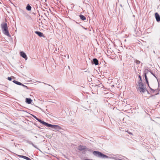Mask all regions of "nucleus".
Segmentation results:
<instances>
[{
    "instance_id": "2",
    "label": "nucleus",
    "mask_w": 160,
    "mask_h": 160,
    "mask_svg": "<svg viewBox=\"0 0 160 160\" xmlns=\"http://www.w3.org/2000/svg\"><path fill=\"white\" fill-rule=\"evenodd\" d=\"M1 25L2 29L3 30V33L5 35L9 37H10V35L9 33L8 30V29L7 23H4L3 24H1Z\"/></svg>"
},
{
    "instance_id": "12",
    "label": "nucleus",
    "mask_w": 160,
    "mask_h": 160,
    "mask_svg": "<svg viewBox=\"0 0 160 160\" xmlns=\"http://www.w3.org/2000/svg\"><path fill=\"white\" fill-rule=\"evenodd\" d=\"M25 101L27 103L30 104L31 103L32 100L30 98H27L26 99Z\"/></svg>"
},
{
    "instance_id": "30",
    "label": "nucleus",
    "mask_w": 160,
    "mask_h": 160,
    "mask_svg": "<svg viewBox=\"0 0 160 160\" xmlns=\"http://www.w3.org/2000/svg\"><path fill=\"white\" fill-rule=\"evenodd\" d=\"M146 90L147 91V92H148V94H150L149 92L148 91V90H147L146 89Z\"/></svg>"
},
{
    "instance_id": "29",
    "label": "nucleus",
    "mask_w": 160,
    "mask_h": 160,
    "mask_svg": "<svg viewBox=\"0 0 160 160\" xmlns=\"http://www.w3.org/2000/svg\"><path fill=\"white\" fill-rule=\"evenodd\" d=\"M126 132H128V133L129 134H131V135H132V134L131 132H128V131H126Z\"/></svg>"
},
{
    "instance_id": "8",
    "label": "nucleus",
    "mask_w": 160,
    "mask_h": 160,
    "mask_svg": "<svg viewBox=\"0 0 160 160\" xmlns=\"http://www.w3.org/2000/svg\"><path fill=\"white\" fill-rule=\"evenodd\" d=\"M92 64H94L96 65H97L98 64V61L97 59L94 58L92 59Z\"/></svg>"
},
{
    "instance_id": "33",
    "label": "nucleus",
    "mask_w": 160,
    "mask_h": 160,
    "mask_svg": "<svg viewBox=\"0 0 160 160\" xmlns=\"http://www.w3.org/2000/svg\"><path fill=\"white\" fill-rule=\"evenodd\" d=\"M15 146L16 147H17V146H16V145H15Z\"/></svg>"
},
{
    "instance_id": "4",
    "label": "nucleus",
    "mask_w": 160,
    "mask_h": 160,
    "mask_svg": "<svg viewBox=\"0 0 160 160\" xmlns=\"http://www.w3.org/2000/svg\"><path fill=\"white\" fill-rule=\"evenodd\" d=\"M48 127L51 128L55 129L56 130L59 131L62 129V128L59 126L55 125H52L49 124Z\"/></svg>"
},
{
    "instance_id": "13",
    "label": "nucleus",
    "mask_w": 160,
    "mask_h": 160,
    "mask_svg": "<svg viewBox=\"0 0 160 160\" xmlns=\"http://www.w3.org/2000/svg\"><path fill=\"white\" fill-rule=\"evenodd\" d=\"M26 9L28 11H30L31 9V7L28 4L26 7Z\"/></svg>"
},
{
    "instance_id": "11",
    "label": "nucleus",
    "mask_w": 160,
    "mask_h": 160,
    "mask_svg": "<svg viewBox=\"0 0 160 160\" xmlns=\"http://www.w3.org/2000/svg\"><path fill=\"white\" fill-rule=\"evenodd\" d=\"M35 32L40 37H43V33L39 31H35Z\"/></svg>"
},
{
    "instance_id": "3",
    "label": "nucleus",
    "mask_w": 160,
    "mask_h": 160,
    "mask_svg": "<svg viewBox=\"0 0 160 160\" xmlns=\"http://www.w3.org/2000/svg\"><path fill=\"white\" fill-rule=\"evenodd\" d=\"M137 88L138 90H140V92L142 93H144L146 90V88L144 87V84L141 82H138V85Z\"/></svg>"
},
{
    "instance_id": "26",
    "label": "nucleus",
    "mask_w": 160,
    "mask_h": 160,
    "mask_svg": "<svg viewBox=\"0 0 160 160\" xmlns=\"http://www.w3.org/2000/svg\"><path fill=\"white\" fill-rule=\"evenodd\" d=\"M159 94V93H158H158H157L155 94V95H157L158 94ZM154 96V95H151L150 97H153V96Z\"/></svg>"
},
{
    "instance_id": "24",
    "label": "nucleus",
    "mask_w": 160,
    "mask_h": 160,
    "mask_svg": "<svg viewBox=\"0 0 160 160\" xmlns=\"http://www.w3.org/2000/svg\"><path fill=\"white\" fill-rule=\"evenodd\" d=\"M8 79L9 81H11L12 80V78L11 77H8Z\"/></svg>"
},
{
    "instance_id": "32",
    "label": "nucleus",
    "mask_w": 160,
    "mask_h": 160,
    "mask_svg": "<svg viewBox=\"0 0 160 160\" xmlns=\"http://www.w3.org/2000/svg\"><path fill=\"white\" fill-rule=\"evenodd\" d=\"M68 57H69V56L68 55Z\"/></svg>"
},
{
    "instance_id": "10",
    "label": "nucleus",
    "mask_w": 160,
    "mask_h": 160,
    "mask_svg": "<svg viewBox=\"0 0 160 160\" xmlns=\"http://www.w3.org/2000/svg\"><path fill=\"white\" fill-rule=\"evenodd\" d=\"M148 72V69H146L144 71V78H145V80H147L148 79V78L147 77V74Z\"/></svg>"
},
{
    "instance_id": "18",
    "label": "nucleus",
    "mask_w": 160,
    "mask_h": 160,
    "mask_svg": "<svg viewBox=\"0 0 160 160\" xmlns=\"http://www.w3.org/2000/svg\"><path fill=\"white\" fill-rule=\"evenodd\" d=\"M135 62L137 64H139L140 63V62L139 61L137 60H135Z\"/></svg>"
},
{
    "instance_id": "22",
    "label": "nucleus",
    "mask_w": 160,
    "mask_h": 160,
    "mask_svg": "<svg viewBox=\"0 0 160 160\" xmlns=\"http://www.w3.org/2000/svg\"><path fill=\"white\" fill-rule=\"evenodd\" d=\"M18 156L20 157V158H23L24 159V157H25V156H23V155H18Z\"/></svg>"
},
{
    "instance_id": "16",
    "label": "nucleus",
    "mask_w": 160,
    "mask_h": 160,
    "mask_svg": "<svg viewBox=\"0 0 160 160\" xmlns=\"http://www.w3.org/2000/svg\"><path fill=\"white\" fill-rule=\"evenodd\" d=\"M28 143L32 145L33 147H35V148H37L38 149V148L35 145H34L32 142L31 141H29L28 142Z\"/></svg>"
},
{
    "instance_id": "28",
    "label": "nucleus",
    "mask_w": 160,
    "mask_h": 160,
    "mask_svg": "<svg viewBox=\"0 0 160 160\" xmlns=\"http://www.w3.org/2000/svg\"><path fill=\"white\" fill-rule=\"evenodd\" d=\"M43 83L44 84H47V85H48V86H50L52 88H53L51 86V85H50V84H48L47 83H44V82H43Z\"/></svg>"
},
{
    "instance_id": "14",
    "label": "nucleus",
    "mask_w": 160,
    "mask_h": 160,
    "mask_svg": "<svg viewBox=\"0 0 160 160\" xmlns=\"http://www.w3.org/2000/svg\"><path fill=\"white\" fill-rule=\"evenodd\" d=\"M13 82L14 83H15L16 84H17L18 85H21L22 84V83L21 82H19L18 81H17L16 80H13Z\"/></svg>"
},
{
    "instance_id": "17",
    "label": "nucleus",
    "mask_w": 160,
    "mask_h": 160,
    "mask_svg": "<svg viewBox=\"0 0 160 160\" xmlns=\"http://www.w3.org/2000/svg\"><path fill=\"white\" fill-rule=\"evenodd\" d=\"M150 89L152 91V92H151V93H153L154 92L156 91L157 90L155 89L154 90L152 88L150 87H149Z\"/></svg>"
},
{
    "instance_id": "5",
    "label": "nucleus",
    "mask_w": 160,
    "mask_h": 160,
    "mask_svg": "<svg viewBox=\"0 0 160 160\" xmlns=\"http://www.w3.org/2000/svg\"><path fill=\"white\" fill-rule=\"evenodd\" d=\"M37 120L42 124L44 125L45 126H46L47 127H48L49 123H47L44 122V121H42L38 118Z\"/></svg>"
},
{
    "instance_id": "23",
    "label": "nucleus",
    "mask_w": 160,
    "mask_h": 160,
    "mask_svg": "<svg viewBox=\"0 0 160 160\" xmlns=\"http://www.w3.org/2000/svg\"><path fill=\"white\" fill-rule=\"evenodd\" d=\"M21 85V86H23L24 88H27V89H28V87L27 86H25V85H24V84H22V85Z\"/></svg>"
},
{
    "instance_id": "6",
    "label": "nucleus",
    "mask_w": 160,
    "mask_h": 160,
    "mask_svg": "<svg viewBox=\"0 0 160 160\" xmlns=\"http://www.w3.org/2000/svg\"><path fill=\"white\" fill-rule=\"evenodd\" d=\"M155 17L157 21L158 22H159L160 21V16L158 12H156L155 13Z\"/></svg>"
},
{
    "instance_id": "31",
    "label": "nucleus",
    "mask_w": 160,
    "mask_h": 160,
    "mask_svg": "<svg viewBox=\"0 0 160 160\" xmlns=\"http://www.w3.org/2000/svg\"><path fill=\"white\" fill-rule=\"evenodd\" d=\"M88 81L90 82V81H89V79H88Z\"/></svg>"
},
{
    "instance_id": "1",
    "label": "nucleus",
    "mask_w": 160,
    "mask_h": 160,
    "mask_svg": "<svg viewBox=\"0 0 160 160\" xmlns=\"http://www.w3.org/2000/svg\"><path fill=\"white\" fill-rule=\"evenodd\" d=\"M93 154L95 156L101 158H112L115 160H120V159L116 157L111 158V157H108L106 155L102 153V152H100L98 151H94L93 152Z\"/></svg>"
},
{
    "instance_id": "9",
    "label": "nucleus",
    "mask_w": 160,
    "mask_h": 160,
    "mask_svg": "<svg viewBox=\"0 0 160 160\" xmlns=\"http://www.w3.org/2000/svg\"><path fill=\"white\" fill-rule=\"evenodd\" d=\"M86 147L85 146L80 145L78 146V149L79 151H82L86 149Z\"/></svg>"
},
{
    "instance_id": "27",
    "label": "nucleus",
    "mask_w": 160,
    "mask_h": 160,
    "mask_svg": "<svg viewBox=\"0 0 160 160\" xmlns=\"http://www.w3.org/2000/svg\"><path fill=\"white\" fill-rule=\"evenodd\" d=\"M151 74H152L156 78H157V77H156V76H155V75L154 74H153L151 72Z\"/></svg>"
},
{
    "instance_id": "7",
    "label": "nucleus",
    "mask_w": 160,
    "mask_h": 160,
    "mask_svg": "<svg viewBox=\"0 0 160 160\" xmlns=\"http://www.w3.org/2000/svg\"><path fill=\"white\" fill-rule=\"evenodd\" d=\"M20 55L22 57L25 59L26 60L28 58L27 56L25 53H24L23 52L21 51L20 52Z\"/></svg>"
},
{
    "instance_id": "15",
    "label": "nucleus",
    "mask_w": 160,
    "mask_h": 160,
    "mask_svg": "<svg viewBox=\"0 0 160 160\" xmlns=\"http://www.w3.org/2000/svg\"><path fill=\"white\" fill-rule=\"evenodd\" d=\"M79 17L82 20H85L86 19V17L83 15H80L79 16Z\"/></svg>"
},
{
    "instance_id": "20",
    "label": "nucleus",
    "mask_w": 160,
    "mask_h": 160,
    "mask_svg": "<svg viewBox=\"0 0 160 160\" xmlns=\"http://www.w3.org/2000/svg\"><path fill=\"white\" fill-rule=\"evenodd\" d=\"M24 159L27 160H32L30 158L26 156H25Z\"/></svg>"
},
{
    "instance_id": "21",
    "label": "nucleus",
    "mask_w": 160,
    "mask_h": 160,
    "mask_svg": "<svg viewBox=\"0 0 160 160\" xmlns=\"http://www.w3.org/2000/svg\"><path fill=\"white\" fill-rule=\"evenodd\" d=\"M146 80V83L147 84H148V87H149L150 86L149 85V82H148V79H147V80Z\"/></svg>"
},
{
    "instance_id": "25",
    "label": "nucleus",
    "mask_w": 160,
    "mask_h": 160,
    "mask_svg": "<svg viewBox=\"0 0 160 160\" xmlns=\"http://www.w3.org/2000/svg\"><path fill=\"white\" fill-rule=\"evenodd\" d=\"M32 117L34 118H35L36 119V120H37V119L38 118H37L34 115H32Z\"/></svg>"
},
{
    "instance_id": "19",
    "label": "nucleus",
    "mask_w": 160,
    "mask_h": 160,
    "mask_svg": "<svg viewBox=\"0 0 160 160\" xmlns=\"http://www.w3.org/2000/svg\"><path fill=\"white\" fill-rule=\"evenodd\" d=\"M138 77L140 78V79L139 80L138 82H142V79L140 75L138 76Z\"/></svg>"
}]
</instances>
